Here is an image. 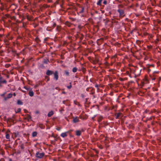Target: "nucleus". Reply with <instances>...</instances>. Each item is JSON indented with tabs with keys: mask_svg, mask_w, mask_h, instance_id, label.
<instances>
[{
	"mask_svg": "<svg viewBox=\"0 0 161 161\" xmlns=\"http://www.w3.org/2000/svg\"><path fill=\"white\" fill-rule=\"evenodd\" d=\"M45 154L44 153H39V152H37L36 154V157L38 158H42L44 156Z\"/></svg>",
	"mask_w": 161,
	"mask_h": 161,
	"instance_id": "f257e3e1",
	"label": "nucleus"
},
{
	"mask_svg": "<svg viewBox=\"0 0 161 161\" xmlns=\"http://www.w3.org/2000/svg\"><path fill=\"white\" fill-rule=\"evenodd\" d=\"M72 131V130H70L65 132L62 133L60 135V136L64 138L67 136V134H70L71 132Z\"/></svg>",
	"mask_w": 161,
	"mask_h": 161,
	"instance_id": "f03ea898",
	"label": "nucleus"
},
{
	"mask_svg": "<svg viewBox=\"0 0 161 161\" xmlns=\"http://www.w3.org/2000/svg\"><path fill=\"white\" fill-rule=\"evenodd\" d=\"M54 77V79L55 80H57L58 78V73L57 71H56L55 72L53 73Z\"/></svg>",
	"mask_w": 161,
	"mask_h": 161,
	"instance_id": "7ed1b4c3",
	"label": "nucleus"
},
{
	"mask_svg": "<svg viewBox=\"0 0 161 161\" xmlns=\"http://www.w3.org/2000/svg\"><path fill=\"white\" fill-rule=\"evenodd\" d=\"M117 11L119 13L120 16L123 17L125 16L124 12L123 10L119 9Z\"/></svg>",
	"mask_w": 161,
	"mask_h": 161,
	"instance_id": "20e7f679",
	"label": "nucleus"
},
{
	"mask_svg": "<svg viewBox=\"0 0 161 161\" xmlns=\"http://www.w3.org/2000/svg\"><path fill=\"white\" fill-rule=\"evenodd\" d=\"M7 82L6 80L3 78V77L1 76H0V83L1 84H6Z\"/></svg>",
	"mask_w": 161,
	"mask_h": 161,
	"instance_id": "39448f33",
	"label": "nucleus"
},
{
	"mask_svg": "<svg viewBox=\"0 0 161 161\" xmlns=\"http://www.w3.org/2000/svg\"><path fill=\"white\" fill-rule=\"evenodd\" d=\"M46 75H47L49 76L53 74V71L48 70L46 72Z\"/></svg>",
	"mask_w": 161,
	"mask_h": 161,
	"instance_id": "423d86ee",
	"label": "nucleus"
},
{
	"mask_svg": "<svg viewBox=\"0 0 161 161\" xmlns=\"http://www.w3.org/2000/svg\"><path fill=\"white\" fill-rule=\"evenodd\" d=\"M8 131L9 132H10V130H8ZM8 131H7L6 133L5 137H6V139H8L9 140H10V135L8 134Z\"/></svg>",
	"mask_w": 161,
	"mask_h": 161,
	"instance_id": "0eeeda50",
	"label": "nucleus"
},
{
	"mask_svg": "<svg viewBox=\"0 0 161 161\" xmlns=\"http://www.w3.org/2000/svg\"><path fill=\"white\" fill-rule=\"evenodd\" d=\"M122 114L120 113H117L115 114V118L116 119H119V117Z\"/></svg>",
	"mask_w": 161,
	"mask_h": 161,
	"instance_id": "6e6552de",
	"label": "nucleus"
},
{
	"mask_svg": "<svg viewBox=\"0 0 161 161\" xmlns=\"http://www.w3.org/2000/svg\"><path fill=\"white\" fill-rule=\"evenodd\" d=\"M73 121L74 123H76L79 121V120L77 117L74 118L73 120Z\"/></svg>",
	"mask_w": 161,
	"mask_h": 161,
	"instance_id": "1a4fd4ad",
	"label": "nucleus"
},
{
	"mask_svg": "<svg viewBox=\"0 0 161 161\" xmlns=\"http://www.w3.org/2000/svg\"><path fill=\"white\" fill-rule=\"evenodd\" d=\"M54 114V113L53 111H51L49 112L47 114V116L48 117H50L53 115Z\"/></svg>",
	"mask_w": 161,
	"mask_h": 161,
	"instance_id": "9d476101",
	"label": "nucleus"
},
{
	"mask_svg": "<svg viewBox=\"0 0 161 161\" xmlns=\"http://www.w3.org/2000/svg\"><path fill=\"white\" fill-rule=\"evenodd\" d=\"M81 134V132L80 131L77 130L76 131V135L78 136H80Z\"/></svg>",
	"mask_w": 161,
	"mask_h": 161,
	"instance_id": "9b49d317",
	"label": "nucleus"
},
{
	"mask_svg": "<svg viewBox=\"0 0 161 161\" xmlns=\"http://www.w3.org/2000/svg\"><path fill=\"white\" fill-rule=\"evenodd\" d=\"M37 134V132L36 131H34L32 133V136L33 137H35L36 136Z\"/></svg>",
	"mask_w": 161,
	"mask_h": 161,
	"instance_id": "f8f14e48",
	"label": "nucleus"
},
{
	"mask_svg": "<svg viewBox=\"0 0 161 161\" xmlns=\"http://www.w3.org/2000/svg\"><path fill=\"white\" fill-rule=\"evenodd\" d=\"M29 94L31 97H33L34 96V92L33 91H30L29 92Z\"/></svg>",
	"mask_w": 161,
	"mask_h": 161,
	"instance_id": "ddd939ff",
	"label": "nucleus"
},
{
	"mask_svg": "<svg viewBox=\"0 0 161 161\" xmlns=\"http://www.w3.org/2000/svg\"><path fill=\"white\" fill-rule=\"evenodd\" d=\"M64 73L66 75L69 76V72L67 70H65L64 71Z\"/></svg>",
	"mask_w": 161,
	"mask_h": 161,
	"instance_id": "4468645a",
	"label": "nucleus"
},
{
	"mask_svg": "<svg viewBox=\"0 0 161 161\" xmlns=\"http://www.w3.org/2000/svg\"><path fill=\"white\" fill-rule=\"evenodd\" d=\"M13 96V94L11 93H9L7 95V97L8 99L11 98Z\"/></svg>",
	"mask_w": 161,
	"mask_h": 161,
	"instance_id": "2eb2a0df",
	"label": "nucleus"
},
{
	"mask_svg": "<svg viewBox=\"0 0 161 161\" xmlns=\"http://www.w3.org/2000/svg\"><path fill=\"white\" fill-rule=\"evenodd\" d=\"M17 103L18 105H23V102L20 100H18L17 101Z\"/></svg>",
	"mask_w": 161,
	"mask_h": 161,
	"instance_id": "dca6fc26",
	"label": "nucleus"
},
{
	"mask_svg": "<svg viewBox=\"0 0 161 161\" xmlns=\"http://www.w3.org/2000/svg\"><path fill=\"white\" fill-rule=\"evenodd\" d=\"M103 0H99L98 2L97 3V5L99 6L101 5V3Z\"/></svg>",
	"mask_w": 161,
	"mask_h": 161,
	"instance_id": "f3484780",
	"label": "nucleus"
},
{
	"mask_svg": "<svg viewBox=\"0 0 161 161\" xmlns=\"http://www.w3.org/2000/svg\"><path fill=\"white\" fill-rule=\"evenodd\" d=\"M77 68L76 67H74L72 69V71L74 73H75L77 71Z\"/></svg>",
	"mask_w": 161,
	"mask_h": 161,
	"instance_id": "a211bd4d",
	"label": "nucleus"
},
{
	"mask_svg": "<svg viewBox=\"0 0 161 161\" xmlns=\"http://www.w3.org/2000/svg\"><path fill=\"white\" fill-rule=\"evenodd\" d=\"M103 119V117L102 116H100L98 118V121H101Z\"/></svg>",
	"mask_w": 161,
	"mask_h": 161,
	"instance_id": "6ab92c4d",
	"label": "nucleus"
},
{
	"mask_svg": "<svg viewBox=\"0 0 161 161\" xmlns=\"http://www.w3.org/2000/svg\"><path fill=\"white\" fill-rule=\"evenodd\" d=\"M21 109L20 108H18L16 110H15L16 113H19L21 111Z\"/></svg>",
	"mask_w": 161,
	"mask_h": 161,
	"instance_id": "aec40b11",
	"label": "nucleus"
},
{
	"mask_svg": "<svg viewBox=\"0 0 161 161\" xmlns=\"http://www.w3.org/2000/svg\"><path fill=\"white\" fill-rule=\"evenodd\" d=\"M31 116L29 114H27L26 115V119L28 120H29L31 119Z\"/></svg>",
	"mask_w": 161,
	"mask_h": 161,
	"instance_id": "412c9836",
	"label": "nucleus"
},
{
	"mask_svg": "<svg viewBox=\"0 0 161 161\" xmlns=\"http://www.w3.org/2000/svg\"><path fill=\"white\" fill-rule=\"evenodd\" d=\"M20 147L21 149L23 150L25 148L24 144H21L20 146Z\"/></svg>",
	"mask_w": 161,
	"mask_h": 161,
	"instance_id": "4be33fe9",
	"label": "nucleus"
},
{
	"mask_svg": "<svg viewBox=\"0 0 161 161\" xmlns=\"http://www.w3.org/2000/svg\"><path fill=\"white\" fill-rule=\"evenodd\" d=\"M52 29H51L50 27H48L46 29V30L48 31H51Z\"/></svg>",
	"mask_w": 161,
	"mask_h": 161,
	"instance_id": "5701e85b",
	"label": "nucleus"
},
{
	"mask_svg": "<svg viewBox=\"0 0 161 161\" xmlns=\"http://www.w3.org/2000/svg\"><path fill=\"white\" fill-rule=\"evenodd\" d=\"M158 73V71H155L153 72V76H156L155 74L157 73Z\"/></svg>",
	"mask_w": 161,
	"mask_h": 161,
	"instance_id": "b1692460",
	"label": "nucleus"
},
{
	"mask_svg": "<svg viewBox=\"0 0 161 161\" xmlns=\"http://www.w3.org/2000/svg\"><path fill=\"white\" fill-rule=\"evenodd\" d=\"M66 25H68V26L70 27L71 25L70 23H69L68 22H66Z\"/></svg>",
	"mask_w": 161,
	"mask_h": 161,
	"instance_id": "393cba45",
	"label": "nucleus"
},
{
	"mask_svg": "<svg viewBox=\"0 0 161 161\" xmlns=\"http://www.w3.org/2000/svg\"><path fill=\"white\" fill-rule=\"evenodd\" d=\"M26 18L28 20L31 21V17H30L28 15H27Z\"/></svg>",
	"mask_w": 161,
	"mask_h": 161,
	"instance_id": "a878e982",
	"label": "nucleus"
},
{
	"mask_svg": "<svg viewBox=\"0 0 161 161\" xmlns=\"http://www.w3.org/2000/svg\"><path fill=\"white\" fill-rule=\"evenodd\" d=\"M136 43L138 45H140L141 44V42L138 40H137L136 41Z\"/></svg>",
	"mask_w": 161,
	"mask_h": 161,
	"instance_id": "bb28decb",
	"label": "nucleus"
},
{
	"mask_svg": "<svg viewBox=\"0 0 161 161\" xmlns=\"http://www.w3.org/2000/svg\"><path fill=\"white\" fill-rule=\"evenodd\" d=\"M70 85L69 86H67V88L69 89H70L72 87V85H71V83H70Z\"/></svg>",
	"mask_w": 161,
	"mask_h": 161,
	"instance_id": "cd10ccee",
	"label": "nucleus"
},
{
	"mask_svg": "<svg viewBox=\"0 0 161 161\" xmlns=\"http://www.w3.org/2000/svg\"><path fill=\"white\" fill-rule=\"evenodd\" d=\"M95 63H98L99 62V59L97 58H95Z\"/></svg>",
	"mask_w": 161,
	"mask_h": 161,
	"instance_id": "c85d7f7f",
	"label": "nucleus"
},
{
	"mask_svg": "<svg viewBox=\"0 0 161 161\" xmlns=\"http://www.w3.org/2000/svg\"><path fill=\"white\" fill-rule=\"evenodd\" d=\"M84 8H81V10L80 11H79V13H82L84 12Z\"/></svg>",
	"mask_w": 161,
	"mask_h": 161,
	"instance_id": "c756f323",
	"label": "nucleus"
},
{
	"mask_svg": "<svg viewBox=\"0 0 161 161\" xmlns=\"http://www.w3.org/2000/svg\"><path fill=\"white\" fill-rule=\"evenodd\" d=\"M155 76H153V77H152V76L151 75H150V77L152 79V80H155V79H156Z\"/></svg>",
	"mask_w": 161,
	"mask_h": 161,
	"instance_id": "7c9ffc66",
	"label": "nucleus"
},
{
	"mask_svg": "<svg viewBox=\"0 0 161 161\" xmlns=\"http://www.w3.org/2000/svg\"><path fill=\"white\" fill-rule=\"evenodd\" d=\"M61 129V128L60 127H58L56 128V130H58V131L60 130Z\"/></svg>",
	"mask_w": 161,
	"mask_h": 161,
	"instance_id": "2f4dec72",
	"label": "nucleus"
},
{
	"mask_svg": "<svg viewBox=\"0 0 161 161\" xmlns=\"http://www.w3.org/2000/svg\"><path fill=\"white\" fill-rule=\"evenodd\" d=\"M119 80L120 81H124L125 80L124 79H123V78H119Z\"/></svg>",
	"mask_w": 161,
	"mask_h": 161,
	"instance_id": "473e14b6",
	"label": "nucleus"
},
{
	"mask_svg": "<svg viewBox=\"0 0 161 161\" xmlns=\"http://www.w3.org/2000/svg\"><path fill=\"white\" fill-rule=\"evenodd\" d=\"M24 88L26 90H30V88H28V87H27L26 86H24Z\"/></svg>",
	"mask_w": 161,
	"mask_h": 161,
	"instance_id": "72a5a7b5",
	"label": "nucleus"
},
{
	"mask_svg": "<svg viewBox=\"0 0 161 161\" xmlns=\"http://www.w3.org/2000/svg\"><path fill=\"white\" fill-rule=\"evenodd\" d=\"M103 3L105 4L106 5L107 4V1L106 0H104L103 2Z\"/></svg>",
	"mask_w": 161,
	"mask_h": 161,
	"instance_id": "f704fd0d",
	"label": "nucleus"
},
{
	"mask_svg": "<svg viewBox=\"0 0 161 161\" xmlns=\"http://www.w3.org/2000/svg\"><path fill=\"white\" fill-rule=\"evenodd\" d=\"M56 24L55 23H53V28H52L53 29L56 26Z\"/></svg>",
	"mask_w": 161,
	"mask_h": 161,
	"instance_id": "c9c22d12",
	"label": "nucleus"
},
{
	"mask_svg": "<svg viewBox=\"0 0 161 161\" xmlns=\"http://www.w3.org/2000/svg\"><path fill=\"white\" fill-rule=\"evenodd\" d=\"M59 28H60V26L58 25V26H57V27L56 28V29L58 31Z\"/></svg>",
	"mask_w": 161,
	"mask_h": 161,
	"instance_id": "e433bc0d",
	"label": "nucleus"
},
{
	"mask_svg": "<svg viewBox=\"0 0 161 161\" xmlns=\"http://www.w3.org/2000/svg\"><path fill=\"white\" fill-rule=\"evenodd\" d=\"M147 47L149 49H150V48H151L152 47V46H147Z\"/></svg>",
	"mask_w": 161,
	"mask_h": 161,
	"instance_id": "4c0bfd02",
	"label": "nucleus"
},
{
	"mask_svg": "<svg viewBox=\"0 0 161 161\" xmlns=\"http://www.w3.org/2000/svg\"><path fill=\"white\" fill-rule=\"evenodd\" d=\"M66 101H65V100L63 101V104H66Z\"/></svg>",
	"mask_w": 161,
	"mask_h": 161,
	"instance_id": "58836bf2",
	"label": "nucleus"
},
{
	"mask_svg": "<svg viewBox=\"0 0 161 161\" xmlns=\"http://www.w3.org/2000/svg\"><path fill=\"white\" fill-rule=\"evenodd\" d=\"M44 63H45V64H47L48 63V61H47V60H45V61H44Z\"/></svg>",
	"mask_w": 161,
	"mask_h": 161,
	"instance_id": "ea45409f",
	"label": "nucleus"
},
{
	"mask_svg": "<svg viewBox=\"0 0 161 161\" xmlns=\"http://www.w3.org/2000/svg\"><path fill=\"white\" fill-rule=\"evenodd\" d=\"M150 66H152L153 67H154V65L153 64L149 65L148 67H150Z\"/></svg>",
	"mask_w": 161,
	"mask_h": 161,
	"instance_id": "a19ab883",
	"label": "nucleus"
},
{
	"mask_svg": "<svg viewBox=\"0 0 161 161\" xmlns=\"http://www.w3.org/2000/svg\"><path fill=\"white\" fill-rule=\"evenodd\" d=\"M95 86L96 88H98V85L97 84H96Z\"/></svg>",
	"mask_w": 161,
	"mask_h": 161,
	"instance_id": "79ce46f5",
	"label": "nucleus"
},
{
	"mask_svg": "<svg viewBox=\"0 0 161 161\" xmlns=\"http://www.w3.org/2000/svg\"><path fill=\"white\" fill-rule=\"evenodd\" d=\"M95 63V60H93V63L94 64H96L97 63Z\"/></svg>",
	"mask_w": 161,
	"mask_h": 161,
	"instance_id": "37998d69",
	"label": "nucleus"
},
{
	"mask_svg": "<svg viewBox=\"0 0 161 161\" xmlns=\"http://www.w3.org/2000/svg\"><path fill=\"white\" fill-rule=\"evenodd\" d=\"M55 89L57 90H60L59 88L58 87H56L55 88Z\"/></svg>",
	"mask_w": 161,
	"mask_h": 161,
	"instance_id": "c03bdc74",
	"label": "nucleus"
},
{
	"mask_svg": "<svg viewBox=\"0 0 161 161\" xmlns=\"http://www.w3.org/2000/svg\"><path fill=\"white\" fill-rule=\"evenodd\" d=\"M8 99V98H7V97H5L4 98V99L5 100H6Z\"/></svg>",
	"mask_w": 161,
	"mask_h": 161,
	"instance_id": "a18cd8bd",
	"label": "nucleus"
},
{
	"mask_svg": "<svg viewBox=\"0 0 161 161\" xmlns=\"http://www.w3.org/2000/svg\"><path fill=\"white\" fill-rule=\"evenodd\" d=\"M13 95L15 97L16 96V93L15 92H14L13 94Z\"/></svg>",
	"mask_w": 161,
	"mask_h": 161,
	"instance_id": "49530a36",
	"label": "nucleus"
},
{
	"mask_svg": "<svg viewBox=\"0 0 161 161\" xmlns=\"http://www.w3.org/2000/svg\"><path fill=\"white\" fill-rule=\"evenodd\" d=\"M89 88H87L86 89V90L87 91H89Z\"/></svg>",
	"mask_w": 161,
	"mask_h": 161,
	"instance_id": "de8ad7c7",
	"label": "nucleus"
},
{
	"mask_svg": "<svg viewBox=\"0 0 161 161\" xmlns=\"http://www.w3.org/2000/svg\"><path fill=\"white\" fill-rule=\"evenodd\" d=\"M47 2L48 3H50L51 2V0H47Z\"/></svg>",
	"mask_w": 161,
	"mask_h": 161,
	"instance_id": "09e8293b",
	"label": "nucleus"
},
{
	"mask_svg": "<svg viewBox=\"0 0 161 161\" xmlns=\"http://www.w3.org/2000/svg\"><path fill=\"white\" fill-rule=\"evenodd\" d=\"M148 72H149L151 71V69H148L147 70Z\"/></svg>",
	"mask_w": 161,
	"mask_h": 161,
	"instance_id": "8fccbe9b",
	"label": "nucleus"
},
{
	"mask_svg": "<svg viewBox=\"0 0 161 161\" xmlns=\"http://www.w3.org/2000/svg\"><path fill=\"white\" fill-rule=\"evenodd\" d=\"M25 113H27L28 112V111L27 110H26V109H25Z\"/></svg>",
	"mask_w": 161,
	"mask_h": 161,
	"instance_id": "3c124183",
	"label": "nucleus"
},
{
	"mask_svg": "<svg viewBox=\"0 0 161 161\" xmlns=\"http://www.w3.org/2000/svg\"><path fill=\"white\" fill-rule=\"evenodd\" d=\"M152 119V117H150L149 118V119H148V120H151V119Z\"/></svg>",
	"mask_w": 161,
	"mask_h": 161,
	"instance_id": "603ef678",
	"label": "nucleus"
},
{
	"mask_svg": "<svg viewBox=\"0 0 161 161\" xmlns=\"http://www.w3.org/2000/svg\"><path fill=\"white\" fill-rule=\"evenodd\" d=\"M62 93H63V94H65V93H66V92H65L64 91V92H62Z\"/></svg>",
	"mask_w": 161,
	"mask_h": 161,
	"instance_id": "864d4df0",
	"label": "nucleus"
},
{
	"mask_svg": "<svg viewBox=\"0 0 161 161\" xmlns=\"http://www.w3.org/2000/svg\"><path fill=\"white\" fill-rule=\"evenodd\" d=\"M22 92H26V91H24V90H22Z\"/></svg>",
	"mask_w": 161,
	"mask_h": 161,
	"instance_id": "5fc2aeb1",
	"label": "nucleus"
},
{
	"mask_svg": "<svg viewBox=\"0 0 161 161\" xmlns=\"http://www.w3.org/2000/svg\"><path fill=\"white\" fill-rule=\"evenodd\" d=\"M2 35L1 34H0V37H2Z\"/></svg>",
	"mask_w": 161,
	"mask_h": 161,
	"instance_id": "6e6d98bb",
	"label": "nucleus"
},
{
	"mask_svg": "<svg viewBox=\"0 0 161 161\" xmlns=\"http://www.w3.org/2000/svg\"><path fill=\"white\" fill-rule=\"evenodd\" d=\"M4 94H4H4H2V95H1V96H4Z\"/></svg>",
	"mask_w": 161,
	"mask_h": 161,
	"instance_id": "4d7b16f0",
	"label": "nucleus"
},
{
	"mask_svg": "<svg viewBox=\"0 0 161 161\" xmlns=\"http://www.w3.org/2000/svg\"><path fill=\"white\" fill-rule=\"evenodd\" d=\"M44 40H45V41L47 40V38H45L44 39Z\"/></svg>",
	"mask_w": 161,
	"mask_h": 161,
	"instance_id": "13d9d810",
	"label": "nucleus"
},
{
	"mask_svg": "<svg viewBox=\"0 0 161 161\" xmlns=\"http://www.w3.org/2000/svg\"><path fill=\"white\" fill-rule=\"evenodd\" d=\"M116 57V56L114 55L113 57H112V58L115 57Z\"/></svg>",
	"mask_w": 161,
	"mask_h": 161,
	"instance_id": "bf43d9fd",
	"label": "nucleus"
},
{
	"mask_svg": "<svg viewBox=\"0 0 161 161\" xmlns=\"http://www.w3.org/2000/svg\"><path fill=\"white\" fill-rule=\"evenodd\" d=\"M7 77L8 78V77H9V76L7 75Z\"/></svg>",
	"mask_w": 161,
	"mask_h": 161,
	"instance_id": "052dcab7",
	"label": "nucleus"
}]
</instances>
